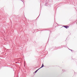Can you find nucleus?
<instances>
[{
	"mask_svg": "<svg viewBox=\"0 0 77 77\" xmlns=\"http://www.w3.org/2000/svg\"><path fill=\"white\" fill-rule=\"evenodd\" d=\"M64 27H65V28H66V29H68V28H69V26H64Z\"/></svg>",
	"mask_w": 77,
	"mask_h": 77,
	"instance_id": "1",
	"label": "nucleus"
},
{
	"mask_svg": "<svg viewBox=\"0 0 77 77\" xmlns=\"http://www.w3.org/2000/svg\"><path fill=\"white\" fill-rule=\"evenodd\" d=\"M43 67H44V64L43 63L42 64V66L40 68H39V69H41V68H43Z\"/></svg>",
	"mask_w": 77,
	"mask_h": 77,
	"instance_id": "2",
	"label": "nucleus"
},
{
	"mask_svg": "<svg viewBox=\"0 0 77 77\" xmlns=\"http://www.w3.org/2000/svg\"><path fill=\"white\" fill-rule=\"evenodd\" d=\"M39 69H38L35 72V73H36V72H38V70H39Z\"/></svg>",
	"mask_w": 77,
	"mask_h": 77,
	"instance_id": "3",
	"label": "nucleus"
},
{
	"mask_svg": "<svg viewBox=\"0 0 77 77\" xmlns=\"http://www.w3.org/2000/svg\"><path fill=\"white\" fill-rule=\"evenodd\" d=\"M71 51H72V50H71Z\"/></svg>",
	"mask_w": 77,
	"mask_h": 77,
	"instance_id": "4",
	"label": "nucleus"
}]
</instances>
